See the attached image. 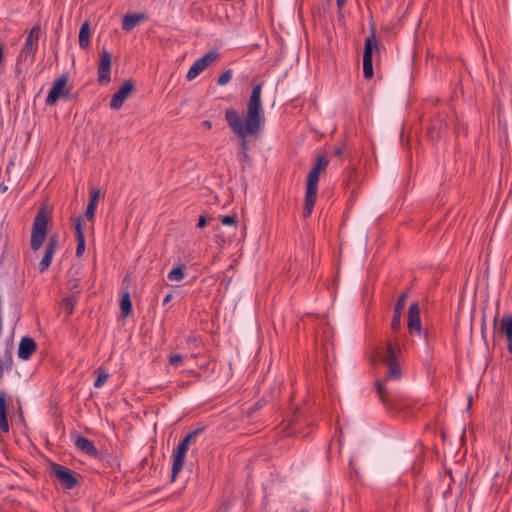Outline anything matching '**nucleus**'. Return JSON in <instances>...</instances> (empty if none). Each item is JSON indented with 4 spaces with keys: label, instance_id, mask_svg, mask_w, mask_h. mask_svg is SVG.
Here are the masks:
<instances>
[{
    "label": "nucleus",
    "instance_id": "1",
    "mask_svg": "<svg viewBox=\"0 0 512 512\" xmlns=\"http://www.w3.org/2000/svg\"><path fill=\"white\" fill-rule=\"evenodd\" d=\"M261 94L262 84L255 85L244 117L236 109L225 110V120L229 128L241 140L240 152H245L248 149L247 137L257 136L263 129L264 111Z\"/></svg>",
    "mask_w": 512,
    "mask_h": 512
},
{
    "label": "nucleus",
    "instance_id": "2",
    "mask_svg": "<svg viewBox=\"0 0 512 512\" xmlns=\"http://www.w3.org/2000/svg\"><path fill=\"white\" fill-rule=\"evenodd\" d=\"M329 164V160L325 156H318L316 163L308 174L307 177V186H306V194H305V205L303 210V216L309 217L313 211L317 191H318V182L319 176L323 169H325Z\"/></svg>",
    "mask_w": 512,
    "mask_h": 512
},
{
    "label": "nucleus",
    "instance_id": "3",
    "mask_svg": "<svg viewBox=\"0 0 512 512\" xmlns=\"http://www.w3.org/2000/svg\"><path fill=\"white\" fill-rule=\"evenodd\" d=\"M40 32L41 26L39 23L33 25L28 31L25 43L17 56L16 73H22L23 68L30 66L34 62L35 54L38 50Z\"/></svg>",
    "mask_w": 512,
    "mask_h": 512
},
{
    "label": "nucleus",
    "instance_id": "4",
    "mask_svg": "<svg viewBox=\"0 0 512 512\" xmlns=\"http://www.w3.org/2000/svg\"><path fill=\"white\" fill-rule=\"evenodd\" d=\"M200 430L196 429L188 433L178 444L172 454V472L171 479L175 481L180 471L183 469L185 457L192 439H194Z\"/></svg>",
    "mask_w": 512,
    "mask_h": 512
},
{
    "label": "nucleus",
    "instance_id": "5",
    "mask_svg": "<svg viewBox=\"0 0 512 512\" xmlns=\"http://www.w3.org/2000/svg\"><path fill=\"white\" fill-rule=\"evenodd\" d=\"M48 217L44 210H40L34 219L30 246L33 251H37L42 246L47 236Z\"/></svg>",
    "mask_w": 512,
    "mask_h": 512
},
{
    "label": "nucleus",
    "instance_id": "6",
    "mask_svg": "<svg viewBox=\"0 0 512 512\" xmlns=\"http://www.w3.org/2000/svg\"><path fill=\"white\" fill-rule=\"evenodd\" d=\"M382 362L387 367L385 380H399L402 377V369L397 360V354L393 346L388 345L381 353Z\"/></svg>",
    "mask_w": 512,
    "mask_h": 512
},
{
    "label": "nucleus",
    "instance_id": "7",
    "mask_svg": "<svg viewBox=\"0 0 512 512\" xmlns=\"http://www.w3.org/2000/svg\"><path fill=\"white\" fill-rule=\"evenodd\" d=\"M69 80L68 74H62L60 77H58L53 85L51 90L49 91L45 103L48 106L54 105L59 98L63 97L65 99L69 98V90L66 89V85Z\"/></svg>",
    "mask_w": 512,
    "mask_h": 512
},
{
    "label": "nucleus",
    "instance_id": "8",
    "mask_svg": "<svg viewBox=\"0 0 512 512\" xmlns=\"http://www.w3.org/2000/svg\"><path fill=\"white\" fill-rule=\"evenodd\" d=\"M219 53L216 50H211L205 53L202 57L197 59L186 74L188 81L194 80L198 77L205 69H207L217 58Z\"/></svg>",
    "mask_w": 512,
    "mask_h": 512
},
{
    "label": "nucleus",
    "instance_id": "9",
    "mask_svg": "<svg viewBox=\"0 0 512 512\" xmlns=\"http://www.w3.org/2000/svg\"><path fill=\"white\" fill-rule=\"evenodd\" d=\"M51 470L55 477L66 489H72L76 486L77 478L75 477L74 473L67 467L57 463H52Z\"/></svg>",
    "mask_w": 512,
    "mask_h": 512
},
{
    "label": "nucleus",
    "instance_id": "10",
    "mask_svg": "<svg viewBox=\"0 0 512 512\" xmlns=\"http://www.w3.org/2000/svg\"><path fill=\"white\" fill-rule=\"evenodd\" d=\"M111 53L103 49L100 54V61L98 65V82L100 84H108L111 81Z\"/></svg>",
    "mask_w": 512,
    "mask_h": 512
},
{
    "label": "nucleus",
    "instance_id": "11",
    "mask_svg": "<svg viewBox=\"0 0 512 512\" xmlns=\"http://www.w3.org/2000/svg\"><path fill=\"white\" fill-rule=\"evenodd\" d=\"M134 90V84L130 80H126L123 82L121 87L115 92L113 95L110 107L113 110H118L122 107L126 99L130 96L132 91Z\"/></svg>",
    "mask_w": 512,
    "mask_h": 512
},
{
    "label": "nucleus",
    "instance_id": "12",
    "mask_svg": "<svg viewBox=\"0 0 512 512\" xmlns=\"http://www.w3.org/2000/svg\"><path fill=\"white\" fill-rule=\"evenodd\" d=\"M58 244H59L58 236L51 235L46 244L44 256L42 257L41 261L39 262V271L41 273L45 272L49 268V266L52 262V259L55 255V252L57 250Z\"/></svg>",
    "mask_w": 512,
    "mask_h": 512
},
{
    "label": "nucleus",
    "instance_id": "13",
    "mask_svg": "<svg viewBox=\"0 0 512 512\" xmlns=\"http://www.w3.org/2000/svg\"><path fill=\"white\" fill-rule=\"evenodd\" d=\"M36 350V343L31 337H23L18 347V357L22 360H28Z\"/></svg>",
    "mask_w": 512,
    "mask_h": 512
},
{
    "label": "nucleus",
    "instance_id": "14",
    "mask_svg": "<svg viewBox=\"0 0 512 512\" xmlns=\"http://www.w3.org/2000/svg\"><path fill=\"white\" fill-rule=\"evenodd\" d=\"M7 405L6 393L0 391V430L4 433H7L10 429L7 418Z\"/></svg>",
    "mask_w": 512,
    "mask_h": 512
},
{
    "label": "nucleus",
    "instance_id": "15",
    "mask_svg": "<svg viewBox=\"0 0 512 512\" xmlns=\"http://www.w3.org/2000/svg\"><path fill=\"white\" fill-rule=\"evenodd\" d=\"M75 446L77 447V449H79L80 451L86 453L87 455H90V456H93V457H96L98 455L97 448L95 447L93 442L90 441L86 437L78 436L75 439Z\"/></svg>",
    "mask_w": 512,
    "mask_h": 512
},
{
    "label": "nucleus",
    "instance_id": "16",
    "mask_svg": "<svg viewBox=\"0 0 512 512\" xmlns=\"http://www.w3.org/2000/svg\"><path fill=\"white\" fill-rule=\"evenodd\" d=\"M144 19V14H125L122 18V29L126 32H130Z\"/></svg>",
    "mask_w": 512,
    "mask_h": 512
},
{
    "label": "nucleus",
    "instance_id": "17",
    "mask_svg": "<svg viewBox=\"0 0 512 512\" xmlns=\"http://www.w3.org/2000/svg\"><path fill=\"white\" fill-rule=\"evenodd\" d=\"M75 231H76V239H77V247H76V256L81 257L85 251V235L81 225V218L78 217L75 223Z\"/></svg>",
    "mask_w": 512,
    "mask_h": 512
},
{
    "label": "nucleus",
    "instance_id": "18",
    "mask_svg": "<svg viewBox=\"0 0 512 512\" xmlns=\"http://www.w3.org/2000/svg\"><path fill=\"white\" fill-rule=\"evenodd\" d=\"M379 50V44L376 39L375 33L372 32L370 36H368L365 40L364 51H363V59L372 60V55L374 51Z\"/></svg>",
    "mask_w": 512,
    "mask_h": 512
},
{
    "label": "nucleus",
    "instance_id": "19",
    "mask_svg": "<svg viewBox=\"0 0 512 512\" xmlns=\"http://www.w3.org/2000/svg\"><path fill=\"white\" fill-rule=\"evenodd\" d=\"M498 332L506 338L512 339V314L507 313L503 315L500 320Z\"/></svg>",
    "mask_w": 512,
    "mask_h": 512
},
{
    "label": "nucleus",
    "instance_id": "20",
    "mask_svg": "<svg viewBox=\"0 0 512 512\" xmlns=\"http://www.w3.org/2000/svg\"><path fill=\"white\" fill-rule=\"evenodd\" d=\"M90 44V26L86 21L84 22L79 31V46L82 49H86Z\"/></svg>",
    "mask_w": 512,
    "mask_h": 512
},
{
    "label": "nucleus",
    "instance_id": "21",
    "mask_svg": "<svg viewBox=\"0 0 512 512\" xmlns=\"http://www.w3.org/2000/svg\"><path fill=\"white\" fill-rule=\"evenodd\" d=\"M186 272L183 267L177 266L169 271L167 279L171 282H180L184 279Z\"/></svg>",
    "mask_w": 512,
    "mask_h": 512
},
{
    "label": "nucleus",
    "instance_id": "22",
    "mask_svg": "<svg viewBox=\"0 0 512 512\" xmlns=\"http://www.w3.org/2000/svg\"><path fill=\"white\" fill-rule=\"evenodd\" d=\"M121 313L124 317L128 316L132 311V303L128 292L124 293L120 302Z\"/></svg>",
    "mask_w": 512,
    "mask_h": 512
},
{
    "label": "nucleus",
    "instance_id": "23",
    "mask_svg": "<svg viewBox=\"0 0 512 512\" xmlns=\"http://www.w3.org/2000/svg\"><path fill=\"white\" fill-rule=\"evenodd\" d=\"M408 328L410 333L421 335L422 334V323L421 318H408Z\"/></svg>",
    "mask_w": 512,
    "mask_h": 512
},
{
    "label": "nucleus",
    "instance_id": "24",
    "mask_svg": "<svg viewBox=\"0 0 512 512\" xmlns=\"http://www.w3.org/2000/svg\"><path fill=\"white\" fill-rule=\"evenodd\" d=\"M363 75L366 79H371L374 75L373 63L370 59H363Z\"/></svg>",
    "mask_w": 512,
    "mask_h": 512
},
{
    "label": "nucleus",
    "instance_id": "25",
    "mask_svg": "<svg viewBox=\"0 0 512 512\" xmlns=\"http://www.w3.org/2000/svg\"><path fill=\"white\" fill-rule=\"evenodd\" d=\"M232 79V70L231 69H228L226 70L225 72H223L219 77H218V80H217V84L220 85V86H223L227 83H229Z\"/></svg>",
    "mask_w": 512,
    "mask_h": 512
},
{
    "label": "nucleus",
    "instance_id": "26",
    "mask_svg": "<svg viewBox=\"0 0 512 512\" xmlns=\"http://www.w3.org/2000/svg\"><path fill=\"white\" fill-rule=\"evenodd\" d=\"M406 300H407V294L406 293L401 294L394 306V312L402 313V311L406 305Z\"/></svg>",
    "mask_w": 512,
    "mask_h": 512
},
{
    "label": "nucleus",
    "instance_id": "27",
    "mask_svg": "<svg viewBox=\"0 0 512 512\" xmlns=\"http://www.w3.org/2000/svg\"><path fill=\"white\" fill-rule=\"evenodd\" d=\"M408 318H421L420 307L417 302H414L410 305Z\"/></svg>",
    "mask_w": 512,
    "mask_h": 512
},
{
    "label": "nucleus",
    "instance_id": "28",
    "mask_svg": "<svg viewBox=\"0 0 512 512\" xmlns=\"http://www.w3.org/2000/svg\"><path fill=\"white\" fill-rule=\"evenodd\" d=\"M97 205L96 203H93V202H88V205H87V208H86V211H85V217L92 221L93 218H94V215H95V212H96V209H97Z\"/></svg>",
    "mask_w": 512,
    "mask_h": 512
},
{
    "label": "nucleus",
    "instance_id": "29",
    "mask_svg": "<svg viewBox=\"0 0 512 512\" xmlns=\"http://www.w3.org/2000/svg\"><path fill=\"white\" fill-rule=\"evenodd\" d=\"M109 377V374L107 372L101 371L97 378L94 381V387L100 388L104 385V383L107 381Z\"/></svg>",
    "mask_w": 512,
    "mask_h": 512
},
{
    "label": "nucleus",
    "instance_id": "30",
    "mask_svg": "<svg viewBox=\"0 0 512 512\" xmlns=\"http://www.w3.org/2000/svg\"><path fill=\"white\" fill-rule=\"evenodd\" d=\"M401 316H402V313H398V312H394L393 311V317H392V323H391V326H392V329L393 330H399L400 327H401Z\"/></svg>",
    "mask_w": 512,
    "mask_h": 512
},
{
    "label": "nucleus",
    "instance_id": "31",
    "mask_svg": "<svg viewBox=\"0 0 512 512\" xmlns=\"http://www.w3.org/2000/svg\"><path fill=\"white\" fill-rule=\"evenodd\" d=\"M221 223L227 226H234L237 223V217L235 215H225L221 217Z\"/></svg>",
    "mask_w": 512,
    "mask_h": 512
},
{
    "label": "nucleus",
    "instance_id": "32",
    "mask_svg": "<svg viewBox=\"0 0 512 512\" xmlns=\"http://www.w3.org/2000/svg\"><path fill=\"white\" fill-rule=\"evenodd\" d=\"M470 311H471V306L470 305H465V304H462L460 305V310H459V313H458V317L459 318H467L470 315Z\"/></svg>",
    "mask_w": 512,
    "mask_h": 512
},
{
    "label": "nucleus",
    "instance_id": "33",
    "mask_svg": "<svg viewBox=\"0 0 512 512\" xmlns=\"http://www.w3.org/2000/svg\"><path fill=\"white\" fill-rule=\"evenodd\" d=\"M74 305H75V300L72 297H67L63 300V306L65 309H67L69 311V313L72 312Z\"/></svg>",
    "mask_w": 512,
    "mask_h": 512
},
{
    "label": "nucleus",
    "instance_id": "34",
    "mask_svg": "<svg viewBox=\"0 0 512 512\" xmlns=\"http://www.w3.org/2000/svg\"><path fill=\"white\" fill-rule=\"evenodd\" d=\"M183 357L179 354L171 355L169 358V363L173 366H178L182 363Z\"/></svg>",
    "mask_w": 512,
    "mask_h": 512
},
{
    "label": "nucleus",
    "instance_id": "35",
    "mask_svg": "<svg viewBox=\"0 0 512 512\" xmlns=\"http://www.w3.org/2000/svg\"><path fill=\"white\" fill-rule=\"evenodd\" d=\"M100 197V190L99 189H92L90 192V202L98 204V200Z\"/></svg>",
    "mask_w": 512,
    "mask_h": 512
},
{
    "label": "nucleus",
    "instance_id": "36",
    "mask_svg": "<svg viewBox=\"0 0 512 512\" xmlns=\"http://www.w3.org/2000/svg\"><path fill=\"white\" fill-rule=\"evenodd\" d=\"M377 391L380 395V397L383 399L384 398V395H385V385H384V381H378L377 382Z\"/></svg>",
    "mask_w": 512,
    "mask_h": 512
},
{
    "label": "nucleus",
    "instance_id": "37",
    "mask_svg": "<svg viewBox=\"0 0 512 512\" xmlns=\"http://www.w3.org/2000/svg\"><path fill=\"white\" fill-rule=\"evenodd\" d=\"M207 224V220L205 216H200L197 222L198 228H203Z\"/></svg>",
    "mask_w": 512,
    "mask_h": 512
},
{
    "label": "nucleus",
    "instance_id": "38",
    "mask_svg": "<svg viewBox=\"0 0 512 512\" xmlns=\"http://www.w3.org/2000/svg\"><path fill=\"white\" fill-rule=\"evenodd\" d=\"M334 153L336 156L341 157L344 153V148L342 146H337L334 148Z\"/></svg>",
    "mask_w": 512,
    "mask_h": 512
},
{
    "label": "nucleus",
    "instance_id": "39",
    "mask_svg": "<svg viewBox=\"0 0 512 512\" xmlns=\"http://www.w3.org/2000/svg\"><path fill=\"white\" fill-rule=\"evenodd\" d=\"M172 297H173L172 293H168V294L164 297L162 304H163V305L168 304V303L171 301Z\"/></svg>",
    "mask_w": 512,
    "mask_h": 512
},
{
    "label": "nucleus",
    "instance_id": "40",
    "mask_svg": "<svg viewBox=\"0 0 512 512\" xmlns=\"http://www.w3.org/2000/svg\"><path fill=\"white\" fill-rule=\"evenodd\" d=\"M201 125L205 128V129H211L212 128V123L211 121L209 120H204Z\"/></svg>",
    "mask_w": 512,
    "mask_h": 512
},
{
    "label": "nucleus",
    "instance_id": "41",
    "mask_svg": "<svg viewBox=\"0 0 512 512\" xmlns=\"http://www.w3.org/2000/svg\"><path fill=\"white\" fill-rule=\"evenodd\" d=\"M4 361L3 359L0 357V380H2L3 378V374H4Z\"/></svg>",
    "mask_w": 512,
    "mask_h": 512
},
{
    "label": "nucleus",
    "instance_id": "42",
    "mask_svg": "<svg viewBox=\"0 0 512 512\" xmlns=\"http://www.w3.org/2000/svg\"><path fill=\"white\" fill-rule=\"evenodd\" d=\"M346 4V0H337V6L339 9H342Z\"/></svg>",
    "mask_w": 512,
    "mask_h": 512
},
{
    "label": "nucleus",
    "instance_id": "43",
    "mask_svg": "<svg viewBox=\"0 0 512 512\" xmlns=\"http://www.w3.org/2000/svg\"><path fill=\"white\" fill-rule=\"evenodd\" d=\"M240 156L242 157L243 161H247L249 156H248V153L247 151L245 152H239Z\"/></svg>",
    "mask_w": 512,
    "mask_h": 512
},
{
    "label": "nucleus",
    "instance_id": "44",
    "mask_svg": "<svg viewBox=\"0 0 512 512\" xmlns=\"http://www.w3.org/2000/svg\"><path fill=\"white\" fill-rule=\"evenodd\" d=\"M3 61V46L0 44V64Z\"/></svg>",
    "mask_w": 512,
    "mask_h": 512
},
{
    "label": "nucleus",
    "instance_id": "45",
    "mask_svg": "<svg viewBox=\"0 0 512 512\" xmlns=\"http://www.w3.org/2000/svg\"><path fill=\"white\" fill-rule=\"evenodd\" d=\"M471 402H472V396L469 395L468 396V406H467V409H469L471 407Z\"/></svg>",
    "mask_w": 512,
    "mask_h": 512
},
{
    "label": "nucleus",
    "instance_id": "46",
    "mask_svg": "<svg viewBox=\"0 0 512 512\" xmlns=\"http://www.w3.org/2000/svg\"><path fill=\"white\" fill-rule=\"evenodd\" d=\"M497 320H498V316L496 315V316L494 317V327H496Z\"/></svg>",
    "mask_w": 512,
    "mask_h": 512
},
{
    "label": "nucleus",
    "instance_id": "47",
    "mask_svg": "<svg viewBox=\"0 0 512 512\" xmlns=\"http://www.w3.org/2000/svg\"><path fill=\"white\" fill-rule=\"evenodd\" d=\"M449 477H450V480H451V481H454L453 476H452V472H451V471H450Z\"/></svg>",
    "mask_w": 512,
    "mask_h": 512
},
{
    "label": "nucleus",
    "instance_id": "48",
    "mask_svg": "<svg viewBox=\"0 0 512 512\" xmlns=\"http://www.w3.org/2000/svg\"><path fill=\"white\" fill-rule=\"evenodd\" d=\"M441 436H442V439L444 440V439H445V437H446L445 432H442V433H441Z\"/></svg>",
    "mask_w": 512,
    "mask_h": 512
}]
</instances>
